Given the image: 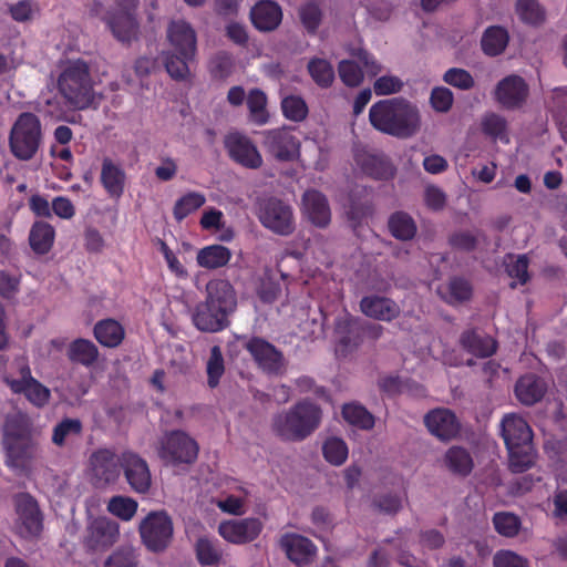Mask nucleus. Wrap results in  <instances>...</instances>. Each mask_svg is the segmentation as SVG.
<instances>
[{
    "instance_id": "49",
    "label": "nucleus",
    "mask_w": 567,
    "mask_h": 567,
    "mask_svg": "<svg viewBox=\"0 0 567 567\" xmlns=\"http://www.w3.org/2000/svg\"><path fill=\"white\" fill-rule=\"evenodd\" d=\"M322 453L327 462L339 466L346 462L349 451L343 440L329 437L323 443Z\"/></svg>"
},
{
    "instance_id": "59",
    "label": "nucleus",
    "mask_w": 567,
    "mask_h": 567,
    "mask_svg": "<svg viewBox=\"0 0 567 567\" xmlns=\"http://www.w3.org/2000/svg\"><path fill=\"white\" fill-rule=\"evenodd\" d=\"M234 61L230 53L226 51L218 52L210 61V74L215 79H226L231 74Z\"/></svg>"
},
{
    "instance_id": "37",
    "label": "nucleus",
    "mask_w": 567,
    "mask_h": 567,
    "mask_svg": "<svg viewBox=\"0 0 567 567\" xmlns=\"http://www.w3.org/2000/svg\"><path fill=\"white\" fill-rule=\"evenodd\" d=\"M508 40L509 37L506 29L499 25L489 27L482 37V50L488 56L499 55L506 49Z\"/></svg>"
},
{
    "instance_id": "24",
    "label": "nucleus",
    "mask_w": 567,
    "mask_h": 567,
    "mask_svg": "<svg viewBox=\"0 0 567 567\" xmlns=\"http://www.w3.org/2000/svg\"><path fill=\"white\" fill-rule=\"evenodd\" d=\"M303 210L315 226L324 228L331 220V212L327 197L316 189L305 192L302 196Z\"/></svg>"
},
{
    "instance_id": "32",
    "label": "nucleus",
    "mask_w": 567,
    "mask_h": 567,
    "mask_svg": "<svg viewBox=\"0 0 567 567\" xmlns=\"http://www.w3.org/2000/svg\"><path fill=\"white\" fill-rule=\"evenodd\" d=\"M93 334L101 346L116 348L124 340L125 330L118 321L109 318L95 323Z\"/></svg>"
},
{
    "instance_id": "22",
    "label": "nucleus",
    "mask_w": 567,
    "mask_h": 567,
    "mask_svg": "<svg viewBox=\"0 0 567 567\" xmlns=\"http://www.w3.org/2000/svg\"><path fill=\"white\" fill-rule=\"evenodd\" d=\"M279 544L289 560L298 566L310 564L317 554L316 545L309 538L298 534L282 535Z\"/></svg>"
},
{
    "instance_id": "35",
    "label": "nucleus",
    "mask_w": 567,
    "mask_h": 567,
    "mask_svg": "<svg viewBox=\"0 0 567 567\" xmlns=\"http://www.w3.org/2000/svg\"><path fill=\"white\" fill-rule=\"evenodd\" d=\"M55 230L47 221H35L29 234V244L32 250L38 255L48 254L54 243Z\"/></svg>"
},
{
    "instance_id": "56",
    "label": "nucleus",
    "mask_w": 567,
    "mask_h": 567,
    "mask_svg": "<svg viewBox=\"0 0 567 567\" xmlns=\"http://www.w3.org/2000/svg\"><path fill=\"white\" fill-rule=\"evenodd\" d=\"M225 372L224 358L218 346H214L210 350V357L207 362L208 385L214 389L218 385L221 375Z\"/></svg>"
},
{
    "instance_id": "6",
    "label": "nucleus",
    "mask_w": 567,
    "mask_h": 567,
    "mask_svg": "<svg viewBox=\"0 0 567 567\" xmlns=\"http://www.w3.org/2000/svg\"><path fill=\"white\" fill-rule=\"evenodd\" d=\"M2 445L6 465L23 470L33 457L34 442L27 424L18 417H8L3 425Z\"/></svg>"
},
{
    "instance_id": "31",
    "label": "nucleus",
    "mask_w": 567,
    "mask_h": 567,
    "mask_svg": "<svg viewBox=\"0 0 567 567\" xmlns=\"http://www.w3.org/2000/svg\"><path fill=\"white\" fill-rule=\"evenodd\" d=\"M126 174L121 165L115 164L110 157L102 161L100 181L112 198H120L124 193Z\"/></svg>"
},
{
    "instance_id": "4",
    "label": "nucleus",
    "mask_w": 567,
    "mask_h": 567,
    "mask_svg": "<svg viewBox=\"0 0 567 567\" xmlns=\"http://www.w3.org/2000/svg\"><path fill=\"white\" fill-rule=\"evenodd\" d=\"M321 415V409L317 404L301 401L287 413L278 414L274 419L272 427L286 441H302L319 426Z\"/></svg>"
},
{
    "instance_id": "42",
    "label": "nucleus",
    "mask_w": 567,
    "mask_h": 567,
    "mask_svg": "<svg viewBox=\"0 0 567 567\" xmlns=\"http://www.w3.org/2000/svg\"><path fill=\"white\" fill-rule=\"evenodd\" d=\"M492 523L496 533L506 538L516 537L522 528L519 516L511 512L495 513Z\"/></svg>"
},
{
    "instance_id": "7",
    "label": "nucleus",
    "mask_w": 567,
    "mask_h": 567,
    "mask_svg": "<svg viewBox=\"0 0 567 567\" xmlns=\"http://www.w3.org/2000/svg\"><path fill=\"white\" fill-rule=\"evenodd\" d=\"M41 138L42 130L39 117L31 112H23L17 117L10 131L11 153L21 161H29L37 154Z\"/></svg>"
},
{
    "instance_id": "10",
    "label": "nucleus",
    "mask_w": 567,
    "mask_h": 567,
    "mask_svg": "<svg viewBox=\"0 0 567 567\" xmlns=\"http://www.w3.org/2000/svg\"><path fill=\"white\" fill-rule=\"evenodd\" d=\"M17 534L24 539L38 538L43 530V514L37 499L29 493H18L13 497Z\"/></svg>"
},
{
    "instance_id": "48",
    "label": "nucleus",
    "mask_w": 567,
    "mask_h": 567,
    "mask_svg": "<svg viewBox=\"0 0 567 567\" xmlns=\"http://www.w3.org/2000/svg\"><path fill=\"white\" fill-rule=\"evenodd\" d=\"M482 131L493 140H501L505 143H508L509 141L506 134L507 122L503 116L496 113H488L483 117Z\"/></svg>"
},
{
    "instance_id": "64",
    "label": "nucleus",
    "mask_w": 567,
    "mask_h": 567,
    "mask_svg": "<svg viewBox=\"0 0 567 567\" xmlns=\"http://www.w3.org/2000/svg\"><path fill=\"white\" fill-rule=\"evenodd\" d=\"M21 275H11L0 270V297L12 299L20 290Z\"/></svg>"
},
{
    "instance_id": "1",
    "label": "nucleus",
    "mask_w": 567,
    "mask_h": 567,
    "mask_svg": "<svg viewBox=\"0 0 567 567\" xmlns=\"http://www.w3.org/2000/svg\"><path fill=\"white\" fill-rule=\"evenodd\" d=\"M237 308V293L227 279H212L206 284V297L196 305L192 320L203 332H218L230 323L229 316Z\"/></svg>"
},
{
    "instance_id": "13",
    "label": "nucleus",
    "mask_w": 567,
    "mask_h": 567,
    "mask_svg": "<svg viewBox=\"0 0 567 567\" xmlns=\"http://www.w3.org/2000/svg\"><path fill=\"white\" fill-rule=\"evenodd\" d=\"M19 379L4 375L3 382L13 393L24 394L35 406H44L50 400V390L32 377L31 369L27 363L19 364Z\"/></svg>"
},
{
    "instance_id": "34",
    "label": "nucleus",
    "mask_w": 567,
    "mask_h": 567,
    "mask_svg": "<svg viewBox=\"0 0 567 567\" xmlns=\"http://www.w3.org/2000/svg\"><path fill=\"white\" fill-rule=\"evenodd\" d=\"M444 464L454 475L466 477L474 468V461L467 449L458 445L451 446L444 455Z\"/></svg>"
},
{
    "instance_id": "33",
    "label": "nucleus",
    "mask_w": 567,
    "mask_h": 567,
    "mask_svg": "<svg viewBox=\"0 0 567 567\" xmlns=\"http://www.w3.org/2000/svg\"><path fill=\"white\" fill-rule=\"evenodd\" d=\"M99 349L95 343L89 339L78 338L73 340L66 351L68 359L73 363H79L90 368L99 360Z\"/></svg>"
},
{
    "instance_id": "51",
    "label": "nucleus",
    "mask_w": 567,
    "mask_h": 567,
    "mask_svg": "<svg viewBox=\"0 0 567 567\" xmlns=\"http://www.w3.org/2000/svg\"><path fill=\"white\" fill-rule=\"evenodd\" d=\"M338 73L343 84L349 87L359 86L364 79V72L358 64L357 60L340 61L338 65Z\"/></svg>"
},
{
    "instance_id": "50",
    "label": "nucleus",
    "mask_w": 567,
    "mask_h": 567,
    "mask_svg": "<svg viewBox=\"0 0 567 567\" xmlns=\"http://www.w3.org/2000/svg\"><path fill=\"white\" fill-rule=\"evenodd\" d=\"M516 11L528 24L538 25L545 21V11L536 0H517Z\"/></svg>"
},
{
    "instance_id": "8",
    "label": "nucleus",
    "mask_w": 567,
    "mask_h": 567,
    "mask_svg": "<svg viewBox=\"0 0 567 567\" xmlns=\"http://www.w3.org/2000/svg\"><path fill=\"white\" fill-rule=\"evenodd\" d=\"M144 546L152 553H162L171 544L174 534L172 517L166 511L150 512L138 526Z\"/></svg>"
},
{
    "instance_id": "55",
    "label": "nucleus",
    "mask_w": 567,
    "mask_h": 567,
    "mask_svg": "<svg viewBox=\"0 0 567 567\" xmlns=\"http://www.w3.org/2000/svg\"><path fill=\"white\" fill-rule=\"evenodd\" d=\"M82 432V422L79 419H63L53 429L52 442L62 446L68 436L80 435Z\"/></svg>"
},
{
    "instance_id": "29",
    "label": "nucleus",
    "mask_w": 567,
    "mask_h": 567,
    "mask_svg": "<svg viewBox=\"0 0 567 567\" xmlns=\"http://www.w3.org/2000/svg\"><path fill=\"white\" fill-rule=\"evenodd\" d=\"M355 162L365 175L374 179L386 181L395 174L394 165L383 154H359L355 157Z\"/></svg>"
},
{
    "instance_id": "18",
    "label": "nucleus",
    "mask_w": 567,
    "mask_h": 567,
    "mask_svg": "<svg viewBox=\"0 0 567 567\" xmlns=\"http://www.w3.org/2000/svg\"><path fill=\"white\" fill-rule=\"evenodd\" d=\"M225 147L230 158L244 167L257 169L262 165V157L259 151L245 135L239 133L227 135Z\"/></svg>"
},
{
    "instance_id": "21",
    "label": "nucleus",
    "mask_w": 567,
    "mask_h": 567,
    "mask_svg": "<svg viewBox=\"0 0 567 567\" xmlns=\"http://www.w3.org/2000/svg\"><path fill=\"white\" fill-rule=\"evenodd\" d=\"M91 466L94 478L102 484L114 483L121 473V455L107 449H101L91 456Z\"/></svg>"
},
{
    "instance_id": "53",
    "label": "nucleus",
    "mask_w": 567,
    "mask_h": 567,
    "mask_svg": "<svg viewBox=\"0 0 567 567\" xmlns=\"http://www.w3.org/2000/svg\"><path fill=\"white\" fill-rule=\"evenodd\" d=\"M281 110L285 117L293 122H301L308 115L307 103L298 95L286 96L281 101Z\"/></svg>"
},
{
    "instance_id": "28",
    "label": "nucleus",
    "mask_w": 567,
    "mask_h": 567,
    "mask_svg": "<svg viewBox=\"0 0 567 567\" xmlns=\"http://www.w3.org/2000/svg\"><path fill=\"white\" fill-rule=\"evenodd\" d=\"M250 19L259 31H272L282 20L280 6L271 0L258 1L250 10Z\"/></svg>"
},
{
    "instance_id": "45",
    "label": "nucleus",
    "mask_w": 567,
    "mask_h": 567,
    "mask_svg": "<svg viewBox=\"0 0 567 567\" xmlns=\"http://www.w3.org/2000/svg\"><path fill=\"white\" fill-rule=\"evenodd\" d=\"M267 96L264 91L252 89L247 96V106L250 113L251 121L258 125H262L268 121V113L266 110Z\"/></svg>"
},
{
    "instance_id": "40",
    "label": "nucleus",
    "mask_w": 567,
    "mask_h": 567,
    "mask_svg": "<svg viewBox=\"0 0 567 567\" xmlns=\"http://www.w3.org/2000/svg\"><path fill=\"white\" fill-rule=\"evenodd\" d=\"M206 203L204 194L198 192H188L178 198L173 208V216L181 223L187 216L199 209Z\"/></svg>"
},
{
    "instance_id": "20",
    "label": "nucleus",
    "mask_w": 567,
    "mask_h": 567,
    "mask_svg": "<svg viewBox=\"0 0 567 567\" xmlns=\"http://www.w3.org/2000/svg\"><path fill=\"white\" fill-rule=\"evenodd\" d=\"M262 530L258 518L230 519L219 524V535L233 544H247L255 540Z\"/></svg>"
},
{
    "instance_id": "11",
    "label": "nucleus",
    "mask_w": 567,
    "mask_h": 567,
    "mask_svg": "<svg viewBox=\"0 0 567 567\" xmlns=\"http://www.w3.org/2000/svg\"><path fill=\"white\" fill-rule=\"evenodd\" d=\"M244 349L251 355L257 367L269 375H280L285 371L284 353L261 337L247 339Z\"/></svg>"
},
{
    "instance_id": "12",
    "label": "nucleus",
    "mask_w": 567,
    "mask_h": 567,
    "mask_svg": "<svg viewBox=\"0 0 567 567\" xmlns=\"http://www.w3.org/2000/svg\"><path fill=\"white\" fill-rule=\"evenodd\" d=\"M258 217L264 227L280 236H288L295 230L292 209L280 199L272 197L264 200Z\"/></svg>"
},
{
    "instance_id": "39",
    "label": "nucleus",
    "mask_w": 567,
    "mask_h": 567,
    "mask_svg": "<svg viewBox=\"0 0 567 567\" xmlns=\"http://www.w3.org/2000/svg\"><path fill=\"white\" fill-rule=\"evenodd\" d=\"M195 554L198 563L204 567L218 566L223 559V549L218 540L200 537L195 544Z\"/></svg>"
},
{
    "instance_id": "25",
    "label": "nucleus",
    "mask_w": 567,
    "mask_h": 567,
    "mask_svg": "<svg viewBox=\"0 0 567 567\" xmlns=\"http://www.w3.org/2000/svg\"><path fill=\"white\" fill-rule=\"evenodd\" d=\"M460 344L467 352L476 358H489L498 349L497 341L477 329L471 328L464 330L460 336Z\"/></svg>"
},
{
    "instance_id": "23",
    "label": "nucleus",
    "mask_w": 567,
    "mask_h": 567,
    "mask_svg": "<svg viewBox=\"0 0 567 567\" xmlns=\"http://www.w3.org/2000/svg\"><path fill=\"white\" fill-rule=\"evenodd\" d=\"M167 38L175 51L186 58H195L197 50L196 32L184 21H172L167 28Z\"/></svg>"
},
{
    "instance_id": "30",
    "label": "nucleus",
    "mask_w": 567,
    "mask_h": 567,
    "mask_svg": "<svg viewBox=\"0 0 567 567\" xmlns=\"http://www.w3.org/2000/svg\"><path fill=\"white\" fill-rule=\"evenodd\" d=\"M547 391L545 381L536 374L528 373L520 377L515 384L517 400L527 406L539 402Z\"/></svg>"
},
{
    "instance_id": "44",
    "label": "nucleus",
    "mask_w": 567,
    "mask_h": 567,
    "mask_svg": "<svg viewBox=\"0 0 567 567\" xmlns=\"http://www.w3.org/2000/svg\"><path fill=\"white\" fill-rule=\"evenodd\" d=\"M447 296H443L449 305L462 303L471 299L473 288L471 282L463 277H453L447 286Z\"/></svg>"
},
{
    "instance_id": "2",
    "label": "nucleus",
    "mask_w": 567,
    "mask_h": 567,
    "mask_svg": "<svg viewBox=\"0 0 567 567\" xmlns=\"http://www.w3.org/2000/svg\"><path fill=\"white\" fill-rule=\"evenodd\" d=\"M371 126L396 138H410L421 127L419 109L403 97L380 100L369 110Z\"/></svg>"
},
{
    "instance_id": "52",
    "label": "nucleus",
    "mask_w": 567,
    "mask_h": 567,
    "mask_svg": "<svg viewBox=\"0 0 567 567\" xmlns=\"http://www.w3.org/2000/svg\"><path fill=\"white\" fill-rule=\"evenodd\" d=\"M299 18L309 34H316L322 21V11L318 3L309 1L300 7Z\"/></svg>"
},
{
    "instance_id": "27",
    "label": "nucleus",
    "mask_w": 567,
    "mask_h": 567,
    "mask_svg": "<svg viewBox=\"0 0 567 567\" xmlns=\"http://www.w3.org/2000/svg\"><path fill=\"white\" fill-rule=\"evenodd\" d=\"M360 309L367 317L381 321H392L399 317L401 311L394 300L377 295L363 297L360 301Z\"/></svg>"
},
{
    "instance_id": "36",
    "label": "nucleus",
    "mask_w": 567,
    "mask_h": 567,
    "mask_svg": "<svg viewBox=\"0 0 567 567\" xmlns=\"http://www.w3.org/2000/svg\"><path fill=\"white\" fill-rule=\"evenodd\" d=\"M231 251L223 245H209L198 250L196 261L205 269H218L231 259Z\"/></svg>"
},
{
    "instance_id": "63",
    "label": "nucleus",
    "mask_w": 567,
    "mask_h": 567,
    "mask_svg": "<svg viewBox=\"0 0 567 567\" xmlns=\"http://www.w3.org/2000/svg\"><path fill=\"white\" fill-rule=\"evenodd\" d=\"M403 87V82L395 75H383L374 81L373 90L379 96L399 93Z\"/></svg>"
},
{
    "instance_id": "26",
    "label": "nucleus",
    "mask_w": 567,
    "mask_h": 567,
    "mask_svg": "<svg viewBox=\"0 0 567 567\" xmlns=\"http://www.w3.org/2000/svg\"><path fill=\"white\" fill-rule=\"evenodd\" d=\"M103 21L120 42L130 43L137 35L140 24L136 14L109 11Z\"/></svg>"
},
{
    "instance_id": "15",
    "label": "nucleus",
    "mask_w": 567,
    "mask_h": 567,
    "mask_svg": "<svg viewBox=\"0 0 567 567\" xmlns=\"http://www.w3.org/2000/svg\"><path fill=\"white\" fill-rule=\"evenodd\" d=\"M121 467L130 487L137 494L151 489L152 476L147 462L137 453L125 451L121 454Z\"/></svg>"
},
{
    "instance_id": "57",
    "label": "nucleus",
    "mask_w": 567,
    "mask_h": 567,
    "mask_svg": "<svg viewBox=\"0 0 567 567\" xmlns=\"http://www.w3.org/2000/svg\"><path fill=\"white\" fill-rule=\"evenodd\" d=\"M443 81L458 90L467 91L474 87L475 81L472 74L461 68H451L444 75Z\"/></svg>"
},
{
    "instance_id": "60",
    "label": "nucleus",
    "mask_w": 567,
    "mask_h": 567,
    "mask_svg": "<svg viewBox=\"0 0 567 567\" xmlns=\"http://www.w3.org/2000/svg\"><path fill=\"white\" fill-rule=\"evenodd\" d=\"M453 92L445 86H436L432 89L430 95L431 106L439 113H447L453 105Z\"/></svg>"
},
{
    "instance_id": "47",
    "label": "nucleus",
    "mask_w": 567,
    "mask_h": 567,
    "mask_svg": "<svg viewBox=\"0 0 567 567\" xmlns=\"http://www.w3.org/2000/svg\"><path fill=\"white\" fill-rule=\"evenodd\" d=\"M137 507V502L128 496H113L107 503V511L124 522L134 517Z\"/></svg>"
},
{
    "instance_id": "19",
    "label": "nucleus",
    "mask_w": 567,
    "mask_h": 567,
    "mask_svg": "<svg viewBox=\"0 0 567 567\" xmlns=\"http://www.w3.org/2000/svg\"><path fill=\"white\" fill-rule=\"evenodd\" d=\"M424 424L432 435L444 442L456 437L461 430L457 416L446 408L429 411L424 416Z\"/></svg>"
},
{
    "instance_id": "14",
    "label": "nucleus",
    "mask_w": 567,
    "mask_h": 567,
    "mask_svg": "<svg viewBox=\"0 0 567 567\" xmlns=\"http://www.w3.org/2000/svg\"><path fill=\"white\" fill-rule=\"evenodd\" d=\"M262 135L264 147L278 161L289 162L299 154L300 142L291 128L268 130Z\"/></svg>"
},
{
    "instance_id": "17",
    "label": "nucleus",
    "mask_w": 567,
    "mask_h": 567,
    "mask_svg": "<svg viewBox=\"0 0 567 567\" xmlns=\"http://www.w3.org/2000/svg\"><path fill=\"white\" fill-rule=\"evenodd\" d=\"M120 535L118 524L107 517L92 519L84 536V545L90 550H103L116 543Z\"/></svg>"
},
{
    "instance_id": "43",
    "label": "nucleus",
    "mask_w": 567,
    "mask_h": 567,
    "mask_svg": "<svg viewBox=\"0 0 567 567\" xmlns=\"http://www.w3.org/2000/svg\"><path fill=\"white\" fill-rule=\"evenodd\" d=\"M342 416L349 424L362 430H370L374 426V416L363 405L357 403L344 404Z\"/></svg>"
},
{
    "instance_id": "5",
    "label": "nucleus",
    "mask_w": 567,
    "mask_h": 567,
    "mask_svg": "<svg viewBox=\"0 0 567 567\" xmlns=\"http://www.w3.org/2000/svg\"><path fill=\"white\" fill-rule=\"evenodd\" d=\"M58 90L65 101L78 110H85L94 101L93 82L86 62H70L58 79Z\"/></svg>"
},
{
    "instance_id": "3",
    "label": "nucleus",
    "mask_w": 567,
    "mask_h": 567,
    "mask_svg": "<svg viewBox=\"0 0 567 567\" xmlns=\"http://www.w3.org/2000/svg\"><path fill=\"white\" fill-rule=\"evenodd\" d=\"M502 436L508 451V466L513 473L528 471L535 461L533 432L528 423L516 414L502 420Z\"/></svg>"
},
{
    "instance_id": "62",
    "label": "nucleus",
    "mask_w": 567,
    "mask_h": 567,
    "mask_svg": "<svg viewBox=\"0 0 567 567\" xmlns=\"http://www.w3.org/2000/svg\"><path fill=\"white\" fill-rule=\"evenodd\" d=\"M528 266L527 256L519 255L514 261L506 265V272L511 278L516 279L519 285H525L529 280Z\"/></svg>"
},
{
    "instance_id": "58",
    "label": "nucleus",
    "mask_w": 567,
    "mask_h": 567,
    "mask_svg": "<svg viewBox=\"0 0 567 567\" xmlns=\"http://www.w3.org/2000/svg\"><path fill=\"white\" fill-rule=\"evenodd\" d=\"M493 567H530L529 560L511 549H499L493 556Z\"/></svg>"
},
{
    "instance_id": "38",
    "label": "nucleus",
    "mask_w": 567,
    "mask_h": 567,
    "mask_svg": "<svg viewBox=\"0 0 567 567\" xmlns=\"http://www.w3.org/2000/svg\"><path fill=\"white\" fill-rule=\"evenodd\" d=\"M390 234L402 241L411 240L417 231L414 219L405 212L393 213L388 220Z\"/></svg>"
},
{
    "instance_id": "61",
    "label": "nucleus",
    "mask_w": 567,
    "mask_h": 567,
    "mask_svg": "<svg viewBox=\"0 0 567 567\" xmlns=\"http://www.w3.org/2000/svg\"><path fill=\"white\" fill-rule=\"evenodd\" d=\"M477 238L467 230L454 231L449 237V245L460 251L471 252L477 247Z\"/></svg>"
},
{
    "instance_id": "16",
    "label": "nucleus",
    "mask_w": 567,
    "mask_h": 567,
    "mask_svg": "<svg viewBox=\"0 0 567 567\" xmlns=\"http://www.w3.org/2000/svg\"><path fill=\"white\" fill-rule=\"evenodd\" d=\"M494 95L502 107L511 111L518 110L527 101L529 86L522 76L511 74L496 84Z\"/></svg>"
},
{
    "instance_id": "41",
    "label": "nucleus",
    "mask_w": 567,
    "mask_h": 567,
    "mask_svg": "<svg viewBox=\"0 0 567 567\" xmlns=\"http://www.w3.org/2000/svg\"><path fill=\"white\" fill-rule=\"evenodd\" d=\"M308 72L313 82L322 87L328 89L334 81V70L326 59L313 58L308 62Z\"/></svg>"
},
{
    "instance_id": "46",
    "label": "nucleus",
    "mask_w": 567,
    "mask_h": 567,
    "mask_svg": "<svg viewBox=\"0 0 567 567\" xmlns=\"http://www.w3.org/2000/svg\"><path fill=\"white\" fill-rule=\"evenodd\" d=\"M140 555L132 546L116 548L104 561L103 567H138Z\"/></svg>"
},
{
    "instance_id": "9",
    "label": "nucleus",
    "mask_w": 567,
    "mask_h": 567,
    "mask_svg": "<svg viewBox=\"0 0 567 567\" xmlns=\"http://www.w3.org/2000/svg\"><path fill=\"white\" fill-rule=\"evenodd\" d=\"M197 442L182 430H173L162 437L159 457L169 464H193L198 456Z\"/></svg>"
},
{
    "instance_id": "54",
    "label": "nucleus",
    "mask_w": 567,
    "mask_h": 567,
    "mask_svg": "<svg viewBox=\"0 0 567 567\" xmlns=\"http://www.w3.org/2000/svg\"><path fill=\"white\" fill-rule=\"evenodd\" d=\"M194 58H186L179 53H167L164 59V64L167 73L174 80H185L189 74V62Z\"/></svg>"
}]
</instances>
